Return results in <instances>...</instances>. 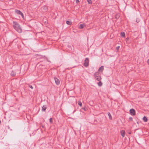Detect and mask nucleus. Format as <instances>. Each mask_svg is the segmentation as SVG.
Instances as JSON below:
<instances>
[{"label":"nucleus","instance_id":"nucleus-1","mask_svg":"<svg viewBox=\"0 0 149 149\" xmlns=\"http://www.w3.org/2000/svg\"><path fill=\"white\" fill-rule=\"evenodd\" d=\"M13 24L14 29L19 33H21L22 30L19 25L15 22H13Z\"/></svg>","mask_w":149,"mask_h":149},{"label":"nucleus","instance_id":"nucleus-2","mask_svg":"<svg viewBox=\"0 0 149 149\" xmlns=\"http://www.w3.org/2000/svg\"><path fill=\"white\" fill-rule=\"evenodd\" d=\"M89 59L87 58H86L84 62V66L86 67H87L88 65L89 64Z\"/></svg>","mask_w":149,"mask_h":149},{"label":"nucleus","instance_id":"nucleus-3","mask_svg":"<svg viewBox=\"0 0 149 149\" xmlns=\"http://www.w3.org/2000/svg\"><path fill=\"white\" fill-rule=\"evenodd\" d=\"M99 75V73L98 72H96L95 74V76L96 79L98 81H99L101 79V77Z\"/></svg>","mask_w":149,"mask_h":149},{"label":"nucleus","instance_id":"nucleus-4","mask_svg":"<svg viewBox=\"0 0 149 149\" xmlns=\"http://www.w3.org/2000/svg\"><path fill=\"white\" fill-rule=\"evenodd\" d=\"M130 114L132 115L135 116V111L134 109H132L130 110Z\"/></svg>","mask_w":149,"mask_h":149},{"label":"nucleus","instance_id":"nucleus-5","mask_svg":"<svg viewBox=\"0 0 149 149\" xmlns=\"http://www.w3.org/2000/svg\"><path fill=\"white\" fill-rule=\"evenodd\" d=\"M15 12L17 14L21 15L22 17H24L23 14V13L20 11L18 10H16L15 11Z\"/></svg>","mask_w":149,"mask_h":149},{"label":"nucleus","instance_id":"nucleus-6","mask_svg":"<svg viewBox=\"0 0 149 149\" xmlns=\"http://www.w3.org/2000/svg\"><path fill=\"white\" fill-rule=\"evenodd\" d=\"M54 79L56 84L57 85H59L60 84V81L56 77H54Z\"/></svg>","mask_w":149,"mask_h":149},{"label":"nucleus","instance_id":"nucleus-7","mask_svg":"<svg viewBox=\"0 0 149 149\" xmlns=\"http://www.w3.org/2000/svg\"><path fill=\"white\" fill-rule=\"evenodd\" d=\"M120 133L123 137H124L125 135V132L124 130H122L120 131Z\"/></svg>","mask_w":149,"mask_h":149},{"label":"nucleus","instance_id":"nucleus-8","mask_svg":"<svg viewBox=\"0 0 149 149\" xmlns=\"http://www.w3.org/2000/svg\"><path fill=\"white\" fill-rule=\"evenodd\" d=\"M86 26V25L84 24H81L79 27V28L80 29H82L84 27Z\"/></svg>","mask_w":149,"mask_h":149},{"label":"nucleus","instance_id":"nucleus-9","mask_svg":"<svg viewBox=\"0 0 149 149\" xmlns=\"http://www.w3.org/2000/svg\"><path fill=\"white\" fill-rule=\"evenodd\" d=\"M47 108L46 106H43L42 108V111H45Z\"/></svg>","mask_w":149,"mask_h":149},{"label":"nucleus","instance_id":"nucleus-10","mask_svg":"<svg viewBox=\"0 0 149 149\" xmlns=\"http://www.w3.org/2000/svg\"><path fill=\"white\" fill-rule=\"evenodd\" d=\"M143 120L145 122H146L148 120V119H147V117L146 116H144L143 118Z\"/></svg>","mask_w":149,"mask_h":149},{"label":"nucleus","instance_id":"nucleus-11","mask_svg":"<svg viewBox=\"0 0 149 149\" xmlns=\"http://www.w3.org/2000/svg\"><path fill=\"white\" fill-rule=\"evenodd\" d=\"M16 74V73L15 72L12 71L11 73V75L12 76H15Z\"/></svg>","mask_w":149,"mask_h":149},{"label":"nucleus","instance_id":"nucleus-12","mask_svg":"<svg viewBox=\"0 0 149 149\" xmlns=\"http://www.w3.org/2000/svg\"><path fill=\"white\" fill-rule=\"evenodd\" d=\"M121 35L122 37H125V33L124 32H122L121 33Z\"/></svg>","mask_w":149,"mask_h":149},{"label":"nucleus","instance_id":"nucleus-13","mask_svg":"<svg viewBox=\"0 0 149 149\" xmlns=\"http://www.w3.org/2000/svg\"><path fill=\"white\" fill-rule=\"evenodd\" d=\"M108 115L109 116V118L110 120H111L112 119V117L110 113L109 112L108 113Z\"/></svg>","mask_w":149,"mask_h":149},{"label":"nucleus","instance_id":"nucleus-14","mask_svg":"<svg viewBox=\"0 0 149 149\" xmlns=\"http://www.w3.org/2000/svg\"><path fill=\"white\" fill-rule=\"evenodd\" d=\"M48 8L46 6H44L43 7V9L45 11H47V10Z\"/></svg>","mask_w":149,"mask_h":149},{"label":"nucleus","instance_id":"nucleus-15","mask_svg":"<svg viewBox=\"0 0 149 149\" xmlns=\"http://www.w3.org/2000/svg\"><path fill=\"white\" fill-rule=\"evenodd\" d=\"M66 24L68 25H71L72 24V22L70 21H66Z\"/></svg>","mask_w":149,"mask_h":149},{"label":"nucleus","instance_id":"nucleus-16","mask_svg":"<svg viewBox=\"0 0 149 149\" xmlns=\"http://www.w3.org/2000/svg\"><path fill=\"white\" fill-rule=\"evenodd\" d=\"M78 103L79 105L81 107L82 106V103L80 101H78Z\"/></svg>","mask_w":149,"mask_h":149},{"label":"nucleus","instance_id":"nucleus-17","mask_svg":"<svg viewBox=\"0 0 149 149\" xmlns=\"http://www.w3.org/2000/svg\"><path fill=\"white\" fill-rule=\"evenodd\" d=\"M97 84H98V85H99V86H101L102 85V83L100 81H99L98 83Z\"/></svg>","mask_w":149,"mask_h":149},{"label":"nucleus","instance_id":"nucleus-18","mask_svg":"<svg viewBox=\"0 0 149 149\" xmlns=\"http://www.w3.org/2000/svg\"><path fill=\"white\" fill-rule=\"evenodd\" d=\"M102 71V66H101L99 70V71Z\"/></svg>","mask_w":149,"mask_h":149},{"label":"nucleus","instance_id":"nucleus-19","mask_svg":"<svg viewBox=\"0 0 149 149\" xmlns=\"http://www.w3.org/2000/svg\"><path fill=\"white\" fill-rule=\"evenodd\" d=\"M87 1L89 4H91L92 3L91 0H87Z\"/></svg>","mask_w":149,"mask_h":149},{"label":"nucleus","instance_id":"nucleus-20","mask_svg":"<svg viewBox=\"0 0 149 149\" xmlns=\"http://www.w3.org/2000/svg\"><path fill=\"white\" fill-rule=\"evenodd\" d=\"M49 121L51 123H52L53 121V119L52 118H51L49 119Z\"/></svg>","mask_w":149,"mask_h":149},{"label":"nucleus","instance_id":"nucleus-21","mask_svg":"<svg viewBox=\"0 0 149 149\" xmlns=\"http://www.w3.org/2000/svg\"><path fill=\"white\" fill-rule=\"evenodd\" d=\"M120 47L119 46H118L117 47H116V49L117 50H118L120 48Z\"/></svg>","mask_w":149,"mask_h":149},{"label":"nucleus","instance_id":"nucleus-22","mask_svg":"<svg viewBox=\"0 0 149 149\" xmlns=\"http://www.w3.org/2000/svg\"><path fill=\"white\" fill-rule=\"evenodd\" d=\"M129 119L130 120V121H132V120L133 119H132V117H130V118H129Z\"/></svg>","mask_w":149,"mask_h":149},{"label":"nucleus","instance_id":"nucleus-23","mask_svg":"<svg viewBox=\"0 0 149 149\" xmlns=\"http://www.w3.org/2000/svg\"><path fill=\"white\" fill-rule=\"evenodd\" d=\"M29 87L32 89H33V87H32V86H31V85H29Z\"/></svg>","mask_w":149,"mask_h":149},{"label":"nucleus","instance_id":"nucleus-24","mask_svg":"<svg viewBox=\"0 0 149 149\" xmlns=\"http://www.w3.org/2000/svg\"><path fill=\"white\" fill-rule=\"evenodd\" d=\"M129 38H127L126 39V41H127H127H128L129 40Z\"/></svg>","mask_w":149,"mask_h":149},{"label":"nucleus","instance_id":"nucleus-25","mask_svg":"<svg viewBox=\"0 0 149 149\" xmlns=\"http://www.w3.org/2000/svg\"><path fill=\"white\" fill-rule=\"evenodd\" d=\"M136 22H139V19H136Z\"/></svg>","mask_w":149,"mask_h":149},{"label":"nucleus","instance_id":"nucleus-26","mask_svg":"<svg viewBox=\"0 0 149 149\" xmlns=\"http://www.w3.org/2000/svg\"><path fill=\"white\" fill-rule=\"evenodd\" d=\"M79 2V0H76V3H77Z\"/></svg>","mask_w":149,"mask_h":149},{"label":"nucleus","instance_id":"nucleus-27","mask_svg":"<svg viewBox=\"0 0 149 149\" xmlns=\"http://www.w3.org/2000/svg\"><path fill=\"white\" fill-rule=\"evenodd\" d=\"M147 63L148 65H149V59L147 61Z\"/></svg>","mask_w":149,"mask_h":149},{"label":"nucleus","instance_id":"nucleus-28","mask_svg":"<svg viewBox=\"0 0 149 149\" xmlns=\"http://www.w3.org/2000/svg\"><path fill=\"white\" fill-rule=\"evenodd\" d=\"M129 134H130L131 133V132H129Z\"/></svg>","mask_w":149,"mask_h":149}]
</instances>
